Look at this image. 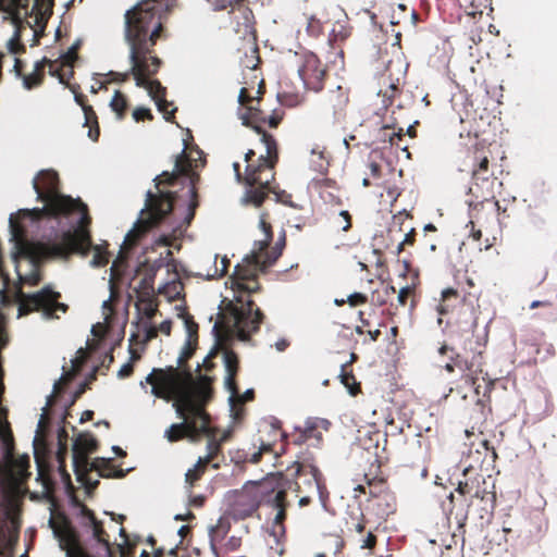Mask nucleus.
<instances>
[{"mask_svg":"<svg viewBox=\"0 0 557 557\" xmlns=\"http://www.w3.org/2000/svg\"><path fill=\"white\" fill-rule=\"evenodd\" d=\"M33 188L44 207L21 209L9 219L17 248L15 270L20 282L29 286L40 283L47 259L86 253L91 244L88 207L79 198L61 194L55 171H39Z\"/></svg>","mask_w":557,"mask_h":557,"instance_id":"obj_1","label":"nucleus"},{"mask_svg":"<svg viewBox=\"0 0 557 557\" xmlns=\"http://www.w3.org/2000/svg\"><path fill=\"white\" fill-rule=\"evenodd\" d=\"M171 7L168 0H141L125 13V40L129 47L131 73L136 86L145 88L154 100L165 98L166 88L152 79L162 60L154 53V46L165 38L163 22Z\"/></svg>","mask_w":557,"mask_h":557,"instance_id":"obj_2","label":"nucleus"},{"mask_svg":"<svg viewBox=\"0 0 557 557\" xmlns=\"http://www.w3.org/2000/svg\"><path fill=\"white\" fill-rule=\"evenodd\" d=\"M283 246L284 242L277 243L270 252L260 250L252 252L243 260V263L235 267L230 276V285L238 305L230 302L227 309L234 319V326L240 341H249L250 336L259 331L264 320L263 312L249 297L260 290L257 280L258 271H265L271 267L281 256Z\"/></svg>","mask_w":557,"mask_h":557,"instance_id":"obj_3","label":"nucleus"},{"mask_svg":"<svg viewBox=\"0 0 557 557\" xmlns=\"http://www.w3.org/2000/svg\"><path fill=\"white\" fill-rule=\"evenodd\" d=\"M212 377L200 374L194 379L190 369L178 370L174 366L164 369L153 368L146 377V383L151 385V393L158 398L174 400L177 414L185 410L199 421L210 422V416L205 407L212 398Z\"/></svg>","mask_w":557,"mask_h":557,"instance_id":"obj_4","label":"nucleus"},{"mask_svg":"<svg viewBox=\"0 0 557 557\" xmlns=\"http://www.w3.org/2000/svg\"><path fill=\"white\" fill-rule=\"evenodd\" d=\"M475 317L470 308H465L463 319L456 321L451 325V332L448 335L455 344L460 346L461 351L457 352L451 358V361L445 364L444 369L448 373L455 372L456 369L460 370L463 373L465 382L473 386L478 395H480L482 388V385L479 383L481 377L484 383L482 394L485 397L494 388L495 382L483 370L485 364V342L475 336Z\"/></svg>","mask_w":557,"mask_h":557,"instance_id":"obj_5","label":"nucleus"},{"mask_svg":"<svg viewBox=\"0 0 557 557\" xmlns=\"http://www.w3.org/2000/svg\"><path fill=\"white\" fill-rule=\"evenodd\" d=\"M252 129L261 135V141L265 146L267 153L255 160L256 152L249 149L245 154V161L247 162L245 174H242L238 162L233 163V169L237 181L245 183L247 186L245 200L260 207L270 193L277 195L273 182L275 180V165L278 161V150L273 135L259 125L253 124ZM276 198L278 199V196Z\"/></svg>","mask_w":557,"mask_h":557,"instance_id":"obj_6","label":"nucleus"},{"mask_svg":"<svg viewBox=\"0 0 557 557\" xmlns=\"http://www.w3.org/2000/svg\"><path fill=\"white\" fill-rule=\"evenodd\" d=\"M53 0H0V11L4 12L5 20H10L15 30L7 47L12 54L25 53L26 48L22 42L23 30H33V44L39 42V32L44 29L52 14Z\"/></svg>","mask_w":557,"mask_h":557,"instance_id":"obj_7","label":"nucleus"},{"mask_svg":"<svg viewBox=\"0 0 557 557\" xmlns=\"http://www.w3.org/2000/svg\"><path fill=\"white\" fill-rule=\"evenodd\" d=\"M0 443L3 460L0 461V483L7 491L17 485H24L30 473L29 458L27 456L14 458V436L11 424L8 421V409L0 403Z\"/></svg>","mask_w":557,"mask_h":557,"instance_id":"obj_8","label":"nucleus"},{"mask_svg":"<svg viewBox=\"0 0 557 557\" xmlns=\"http://www.w3.org/2000/svg\"><path fill=\"white\" fill-rule=\"evenodd\" d=\"M22 487L17 485L7 491L0 483V557H7L5 549H11L18 540Z\"/></svg>","mask_w":557,"mask_h":557,"instance_id":"obj_9","label":"nucleus"},{"mask_svg":"<svg viewBox=\"0 0 557 557\" xmlns=\"http://www.w3.org/2000/svg\"><path fill=\"white\" fill-rule=\"evenodd\" d=\"M277 474H271L262 481L248 482L236 493L233 502V513L239 519L251 517L268 498L278 488Z\"/></svg>","mask_w":557,"mask_h":557,"instance_id":"obj_10","label":"nucleus"},{"mask_svg":"<svg viewBox=\"0 0 557 557\" xmlns=\"http://www.w3.org/2000/svg\"><path fill=\"white\" fill-rule=\"evenodd\" d=\"M175 196L173 193L160 191L154 195L151 191L147 193L146 207L149 211V219H140L136 222L134 227L126 234L124 245L128 248L137 245L140 237L148 232L152 226L159 224L168 214L173 210Z\"/></svg>","mask_w":557,"mask_h":557,"instance_id":"obj_11","label":"nucleus"},{"mask_svg":"<svg viewBox=\"0 0 557 557\" xmlns=\"http://www.w3.org/2000/svg\"><path fill=\"white\" fill-rule=\"evenodd\" d=\"M17 298L18 317L40 311L47 319H59L58 312L65 313L69 310V306L60 301L61 294L55 292L51 285H46L33 294H24L20 290Z\"/></svg>","mask_w":557,"mask_h":557,"instance_id":"obj_12","label":"nucleus"},{"mask_svg":"<svg viewBox=\"0 0 557 557\" xmlns=\"http://www.w3.org/2000/svg\"><path fill=\"white\" fill-rule=\"evenodd\" d=\"M49 527L66 557H96L81 543L78 533L64 513L52 515L49 519Z\"/></svg>","mask_w":557,"mask_h":557,"instance_id":"obj_13","label":"nucleus"},{"mask_svg":"<svg viewBox=\"0 0 557 557\" xmlns=\"http://www.w3.org/2000/svg\"><path fill=\"white\" fill-rule=\"evenodd\" d=\"M180 175L188 176L190 182V202L188 206V214L186 216V222L189 224L195 216L196 209L199 206L196 185L200 181V175L191 171V161L186 156L185 150H183L182 153L176 157L174 171L172 173L164 171L162 174L154 178L157 182L156 186L159 187L161 184L173 185Z\"/></svg>","mask_w":557,"mask_h":557,"instance_id":"obj_14","label":"nucleus"},{"mask_svg":"<svg viewBox=\"0 0 557 557\" xmlns=\"http://www.w3.org/2000/svg\"><path fill=\"white\" fill-rule=\"evenodd\" d=\"M238 101L247 109V112L240 117L245 126L252 128L255 124L263 128V124H268L270 127L275 128L283 120L284 111L282 109H274L272 114L268 116L260 108V98L253 97L247 87L240 88Z\"/></svg>","mask_w":557,"mask_h":557,"instance_id":"obj_15","label":"nucleus"},{"mask_svg":"<svg viewBox=\"0 0 557 557\" xmlns=\"http://www.w3.org/2000/svg\"><path fill=\"white\" fill-rule=\"evenodd\" d=\"M277 486L278 488L271 494L270 498H268V504L271 507L277 510L274 520H273V534L275 536H284L285 535V525L284 522L287 518V508L289 503L286 499V495L288 491L302 493L299 482H292L283 473H278L277 478Z\"/></svg>","mask_w":557,"mask_h":557,"instance_id":"obj_16","label":"nucleus"},{"mask_svg":"<svg viewBox=\"0 0 557 557\" xmlns=\"http://www.w3.org/2000/svg\"><path fill=\"white\" fill-rule=\"evenodd\" d=\"M465 308L471 309L475 317V322L478 323L476 311L473 305L468 302L466 295H461V293L458 289H455L453 287H447L442 290L440 302L436 307V311L441 317L453 314L451 320L447 322L448 335H450L451 325L456 321L463 319Z\"/></svg>","mask_w":557,"mask_h":557,"instance_id":"obj_17","label":"nucleus"},{"mask_svg":"<svg viewBox=\"0 0 557 557\" xmlns=\"http://www.w3.org/2000/svg\"><path fill=\"white\" fill-rule=\"evenodd\" d=\"M300 60L298 73L305 87L315 92L321 91L327 77L326 66L312 52H304Z\"/></svg>","mask_w":557,"mask_h":557,"instance_id":"obj_18","label":"nucleus"},{"mask_svg":"<svg viewBox=\"0 0 557 557\" xmlns=\"http://www.w3.org/2000/svg\"><path fill=\"white\" fill-rule=\"evenodd\" d=\"M182 413L183 414H178V417L183 419V422L174 423L165 431V437L170 442H177L185 437L196 442L200 438L202 433L208 432L209 422L207 420L199 421L196 416L185 410Z\"/></svg>","mask_w":557,"mask_h":557,"instance_id":"obj_19","label":"nucleus"},{"mask_svg":"<svg viewBox=\"0 0 557 557\" xmlns=\"http://www.w3.org/2000/svg\"><path fill=\"white\" fill-rule=\"evenodd\" d=\"M491 151L485 147H475L470 153L471 180L475 186H492L497 180L490 161Z\"/></svg>","mask_w":557,"mask_h":557,"instance_id":"obj_20","label":"nucleus"},{"mask_svg":"<svg viewBox=\"0 0 557 557\" xmlns=\"http://www.w3.org/2000/svg\"><path fill=\"white\" fill-rule=\"evenodd\" d=\"M228 14L231 27L239 38L245 39L248 36L255 37V15L247 0L230 10Z\"/></svg>","mask_w":557,"mask_h":557,"instance_id":"obj_21","label":"nucleus"},{"mask_svg":"<svg viewBox=\"0 0 557 557\" xmlns=\"http://www.w3.org/2000/svg\"><path fill=\"white\" fill-rule=\"evenodd\" d=\"M295 482L300 483L301 490L304 491L302 493H317L321 500L324 502L326 487L324 485L321 472L315 467H309V469H307L298 463L295 471ZM290 481L294 482V480Z\"/></svg>","mask_w":557,"mask_h":557,"instance_id":"obj_22","label":"nucleus"},{"mask_svg":"<svg viewBox=\"0 0 557 557\" xmlns=\"http://www.w3.org/2000/svg\"><path fill=\"white\" fill-rule=\"evenodd\" d=\"M98 449V441L90 433H82L73 445V467L89 466L88 454Z\"/></svg>","mask_w":557,"mask_h":557,"instance_id":"obj_23","label":"nucleus"},{"mask_svg":"<svg viewBox=\"0 0 557 557\" xmlns=\"http://www.w3.org/2000/svg\"><path fill=\"white\" fill-rule=\"evenodd\" d=\"M81 516L83 519L84 527L90 528L92 530L94 539L103 545L107 555H111V543L109 541V534L103 529V524L100 520H98L91 509L87 506H81Z\"/></svg>","mask_w":557,"mask_h":557,"instance_id":"obj_24","label":"nucleus"},{"mask_svg":"<svg viewBox=\"0 0 557 557\" xmlns=\"http://www.w3.org/2000/svg\"><path fill=\"white\" fill-rule=\"evenodd\" d=\"M223 363L226 371L225 386L232 393V395L238 394V385L236 376L239 371V358L238 355L228 347H223Z\"/></svg>","mask_w":557,"mask_h":557,"instance_id":"obj_25","label":"nucleus"},{"mask_svg":"<svg viewBox=\"0 0 557 557\" xmlns=\"http://www.w3.org/2000/svg\"><path fill=\"white\" fill-rule=\"evenodd\" d=\"M87 469L91 471H97L98 476L101 478H123L125 476V472L123 469H117L113 463L111 459L106 458H95L92 461L89 462V466H87Z\"/></svg>","mask_w":557,"mask_h":557,"instance_id":"obj_26","label":"nucleus"},{"mask_svg":"<svg viewBox=\"0 0 557 557\" xmlns=\"http://www.w3.org/2000/svg\"><path fill=\"white\" fill-rule=\"evenodd\" d=\"M202 435L208 437L206 457L212 462L213 469H219L220 462L224 460V456L222 454V445L216 442L215 429L209 425L208 432L202 433Z\"/></svg>","mask_w":557,"mask_h":557,"instance_id":"obj_27","label":"nucleus"},{"mask_svg":"<svg viewBox=\"0 0 557 557\" xmlns=\"http://www.w3.org/2000/svg\"><path fill=\"white\" fill-rule=\"evenodd\" d=\"M48 62H50V59L46 57L42 58L40 61L35 63L33 73L22 76L23 85L26 89H33L42 84L45 78V69Z\"/></svg>","mask_w":557,"mask_h":557,"instance_id":"obj_28","label":"nucleus"},{"mask_svg":"<svg viewBox=\"0 0 557 557\" xmlns=\"http://www.w3.org/2000/svg\"><path fill=\"white\" fill-rule=\"evenodd\" d=\"M136 308L138 311H141L148 320L153 319L158 312V300L156 295L144 293V295L138 296Z\"/></svg>","mask_w":557,"mask_h":557,"instance_id":"obj_29","label":"nucleus"},{"mask_svg":"<svg viewBox=\"0 0 557 557\" xmlns=\"http://www.w3.org/2000/svg\"><path fill=\"white\" fill-rule=\"evenodd\" d=\"M376 515L380 517H388L396 510V497L393 492L383 493L381 497L374 500Z\"/></svg>","mask_w":557,"mask_h":557,"instance_id":"obj_30","label":"nucleus"},{"mask_svg":"<svg viewBox=\"0 0 557 557\" xmlns=\"http://www.w3.org/2000/svg\"><path fill=\"white\" fill-rule=\"evenodd\" d=\"M348 101V94L342 86H337L327 94V103L334 113L342 111L347 106Z\"/></svg>","mask_w":557,"mask_h":557,"instance_id":"obj_31","label":"nucleus"},{"mask_svg":"<svg viewBox=\"0 0 557 557\" xmlns=\"http://www.w3.org/2000/svg\"><path fill=\"white\" fill-rule=\"evenodd\" d=\"M339 379L351 396H356L361 392V385L357 382L352 370L349 368V363L342 364Z\"/></svg>","mask_w":557,"mask_h":557,"instance_id":"obj_32","label":"nucleus"},{"mask_svg":"<svg viewBox=\"0 0 557 557\" xmlns=\"http://www.w3.org/2000/svg\"><path fill=\"white\" fill-rule=\"evenodd\" d=\"M231 529L228 518L221 517L216 524L210 529V543L212 549L215 552V545L221 543Z\"/></svg>","mask_w":557,"mask_h":557,"instance_id":"obj_33","label":"nucleus"},{"mask_svg":"<svg viewBox=\"0 0 557 557\" xmlns=\"http://www.w3.org/2000/svg\"><path fill=\"white\" fill-rule=\"evenodd\" d=\"M273 445L271 443H265L264 441H260V446L257 451L252 454H243L238 453V456L234 458L235 462H250L258 463L261 460L263 454H273Z\"/></svg>","mask_w":557,"mask_h":557,"instance_id":"obj_34","label":"nucleus"},{"mask_svg":"<svg viewBox=\"0 0 557 557\" xmlns=\"http://www.w3.org/2000/svg\"><path fill=\"white\" fill-rule=\"evenodd\" d=\"M364 480L368 485L369 495L375 500L383 495V493L388 492L389 488L386 484V481L383 478L372 476L370 478L368 473L364 474Z\"/></svg>","mask_w":557,"mask_h":557,"instance_id":"obj_35","label":"nucleus"},{"mask_svg":"<svg viewBox=\"0 0 557 557\" xmlns=\"http://www.w3.org/2000/svg\"><path fill=\"white\" fill-rule=\"evenodd\" d=\"M539 307H541L543 309V311L536 313L535 317H537L540 319H544L547 322L557 321V306L556 305H554L550 301H540V300H534L530 305L531 309H535Z\"/></svg>","mask_w":557,"mask_h":557,"instance_id":"obj_36","label":"nucleus"},{"mask_svg":"<svg viewBox=\"0 0 557 557\" xmlns=\"http://www.w3.org/2000/svg\"><path fill=\"white\" fill-rule=\"evenodd\" d=\"M480 478L481 475H476L475 478H469L465 481H460L456 487V492L462 496L473 493L474 497L484 499V495H481L479 491Z\"/></svg>","mask_w":557,"mask_h":557,"instance_id":"obj_37","label":"nucleus"},{"mask_svg":"<svg viewBox=\"0 0 557 557\" xmlns=\"http://www.w3.org/2000/svg\"><path fill=\"white\" fill-rule=\"evenodd\" d=\"M74 472L77 476V481L81 482L85 486V490L88 494H91L99 486V483H100L99 480L91 479V476H90L91 470L87 469V466L74 468Z\"/></svg>","mask_w":557,"mask_h":557,"instance_id":"obj_38","label":"nucleus"},{"mask_svg":"<svg viewBox=\"0 0 557 557\" xmlns=\"http://www.w3.org/2000/svg\"><path fill=\"white\" fill-rule=\"evenodd\" d=\"M311 164L315 171L323 173L327 170L330 162L325 149L317 146L311 150Z\"/></svg>","mask_w":557,"mask_h":557,"instance_id":"obj_39","label":"nucleus"},{"mask_svg":"<svg viewBox=\"0 0 557 557\" xmlns=\"http://www.w3.org/2000/svg\"><path fill=\"white\" fill-rule=\"evenodd\" d=\"M197 347L198 341L186 339L184 347L177 358V366L175 368H178V370L189 369L188 367L185 366L187 361L195 355Z\"/></svg>","mask_w":557,"mask_h":557,"instance_id":"obj_40","label":"nucleus"},{"mask_svg":"<svg viewBox=\"0 0 557 557\" xmlns=\"http://www.w3.org/2000/svg\"><path fill=\"white\" fill-rule=\"evenodd\" d=\"M94 248V257H92V260H91V265L92 267H104L109 263V258H110V255L109 252L103 249L101 246H92V243L90 244V248L88 249V251L86 253H82V252H78L79 255L82 256H87L90 251V249ZM75 252H73L74 255ZM72 256V253L67 257V259ZM51 258H49L48 260H50ZM64 260H66V258H63Z\"/></svg>","mask_w":557,"mask_h":557,"instance_id":"obj_41","label":"nucleus"},{"mask_svg":"<svg viewBox=\"0 0 557 557\" xmlns=\"http://www.w3.org/2000/svg\"><path fill=\"white\" fill-rule=\"evenodd\" d=\"M268 218H269L268 213H262L260 215V222H259L260 228L262 230L263 235H264V238L262 240L258 242L259 250L262 252H265L264 250L268 248V246L270 245V243L272 242V238H273L272 226L268 222Z\"/></svg>","mask_w":557,"mask_h":557,"instance_id":"obj_42","label":"nucleus"},{"mask_svg":"<svg viewBox=\"0 0 557 557\" xmlns=\"http://www.w3.org/2000/svg\"><path fill=\"white\" fill-rule=\"evenodd\" d=\"M396 293V288L393 285H385L382 289H375L371 294V301L377 307H382L387 304L388 298Z\"/></svg>","mask_w":557,"mask_h":557,"instance_id":"obj_43","label":"nucleus"},{"mask_svg":"<svg viewBox=\"0 0 557 557\" xmlns=\"http://www.w3.org/2000/svg\"><path fill=\"white\" fill-rule=\"evenodd\" d=\"M127 99L120 90L114 92V96L110 102L111 109L116 113L117 119L122 120L127 110Z\"/></svg>","mask_w":557,"mask_h":557,"instance_id":"obj_44","label":"nucleus"},{"mask_svg":"<svg viewBox=\"0 0 557 557\" xmlns=\"http://www.w3.org/2000/svg\"><path fill=\"white\" fill-rule=\"evenodd\" d=\"M180 317L184 321L185 330H186V333H187L186 339L198 341V330H199V326L195 322L194 317L188 311H186V310H183L182 313L180 314Z\"/></svg>","mask_w":557,"mask_h":557,"instance_id":"obj_45","label":"nucleus"},{"mask_svg":"<svg viewBox=\"0 0 557 557\" xmlns=\"http://www.w3.org/2000/svg\"><path fill=\"white\" fill-rule=\"evenodd\" d=\"M311 187L319 193L323 200H327V197L325 196L327 190L338 189L336 182L332 178L312 180Z\"/></svg>","mask_w":557,"mask_h":557,"instance_id":"obj_46","label":"nucleus"},{"mask_svg":"<svg viewBox=\"0 0 557 557\" xmlns=\"http://www.w3.org/2000/svg\"><path fill=\"white\" fill-rule=\"evenodd\" d=\"M350 36V27L344 23L336 22L332 28L330 41H344Z\"/></svg>","mask_w":557,"mask_h":557,"instance_id":"obj_47","label":"nucleus"},{"mask_svg":"<svg viewBox=\"0 0 557 557\" xmlns=\"http://www.w3.org/2000/svg\"><path fill=\"white\" fill-rule=\"evenodd\" d=\"M154 274L149 273L146 274L139 282L138 287L135 288L136 296L144 295V293H149V295L154 294Z\"/></svg>","mask_w":557,"mask_h":557,"instance_id":"obj_48","label":"nucleus"},{"mask_svg":"<svg viewBox=\"0 0 557 557\" xmlns=\"http://www.w3.org/2000/svg\"><path fill=\"white\" fill-rule=\"evenodd\" d=\"M407 5L403 3L393 4L392 12L389 15V23L393 26L399 25L403 20L406 18Z\"/></svg>","mask_w":557,"mask_h":557,"instance_id":"obj_49","label":"nucleus"},{"mask_svg":"<svg viewBox=\"0 0 557 557\" xmlns=\"http://www.w3.org/2000/svg\"><path fill=\"white\" fill-rule=\"evenodd\" d=\"M334 225L343 232H348L352 225V219L347 210H343L333 221Z\"/></svg>","mask_w":557,"mask_h":557,"instance_id":"obj_50","label":"nucleus"},{"mask_svg":"<svg viewBox=\"0 0 557 557\" xmlns=\"http://www.w3.org/2000/svg\"><path fill=\"white\" fill-rule=\"evenodd\" d=\"M79 49V42H75L72 45L69 50L61 55V65H66L69 67H73L74 62L77 60V51Z\"/></svg>","mask_w":557,"mask_h":557,"instance_id":"obj_51","label":"nucleus"},{"mask_svg":"<svg viewBox=\"0 0 557 557\" xmlns=\"http://www.w3.org/2000/svg\"><path fill=\"white\" fill-rule=\"evenodd\" d=\"M159 111L163 113L164 119L166 121H172L174 119V113L176 112V108H173V104L166 100V98H162L154 101Z\"/></svg>","mask_w":557,"mask_h":557,"instance_id":"obj_52","label":"nucleus"},{"mask_svg":"<svg viewBox=\"0 0 557 557\" xmlns=\"http://www.w3.org/2000/svg\"><path fill=\"white\" fill-rule=\"evenodd\" d=\"M66 455H67V446H59V449H58V453H57V459H58V462H59V470H60L62 476L65 480L70 481L71 476H70V474L65 470V458H66Z\"/></svg>","mask_w":557,"mask_h":557,"instance_id":"obj_53","label":"nucleus"},{"mask_svg":"<svg viewBox=\"0 0 557 557\" xmlns=\"http://www.w3.org/2000/svg\"><path fill=\"white\" fill-rule=\"evenodd\" d=\"M49 65V74L53 77H58L59 82L64 85H69V83L65 81L64 75L62 74V67L64 65H61V61H51L47 63Z\"/></svg>","mask_w":557,"mask_h":557,"instance_id":"obj_54","label":"nucleus"},{"mask_svg":"<svg viewBox=\"0 0 557 557\" xmlns=\"http://www.w3.org/2000/svg\"><path fill=\"white\" fill-rule=\"evenodd\" d=\"M322 32H323V26H322V23L320 22V20L311 16L308 20L307 33L312 37H318L322 34Z\"/></svg>","mask_w":557,"mask_h":557,"instance_id":"obj_55","label":"nucleus"},{"mask_svg":"<svg viewBox=\"0 0 557 557\" xmlns=\"http://www.w3.org/2000/svg\"><path fill=\"white\" fill-rule=\"evenodd\" d=\"M219 350H220V345L218 344L214 348L211 349V351L208 354V356L203 359L202 363L198 364L197 371H199L201 367L206 371H211L215 367L212 359L216 357Z\"/></svg>","mask_w":557,"mask_h":557,"instance_id":"obj_56","label":"nucleus"},{"mask_svg":"<svg viewBox=\"0 0 557 557\" xmlns=\"http://www.w3.org/2000/svg\"><path fill=\"white\" fill-rule=\"evenodd\" d=\"M132 75L131 70L124 73L121 72H114L110 71L108 76V83H125L129 79V76Z\"/></svg>","mask_w":557,"mask_h":557,"instance_id":"obj_57","label":"nucleus"},{"mask_svg":"<svg viewBox=\"0 0 557 557\" xmlns=\"http://www.w3.org/2000/svg\"><path fill=\"white\" fill-rule=\"evenodd\" d=\"M414 294V287L413 286H405L401 287L398 292L397 301L399 306H406L407 300L409 297H412Z\"/></svg>","mask_w":557,"mask_h":557,"instance_id":"obj_58","label":"nucleus"},{"mask_svg":"<svg viewBox=\"0 0 557 557\" xmlns=\"http://www.w3.org/2000/svg\"><path fill=\"white\" fill-rule=\"evenodd\" d=\"M84 111V115H85V125L86 126H90V125H97L98 124V117H97V114L95 112V110L92 109L91 106H87L83 109Z\"/></svg>","mask_w":557,"mask_h":557,"instance_id":"obj_59","label":"nucleus"},{"mask_svg":"<svg viewBox=\"0 0 557 557\" xmlns=\"http://www.w3.org/2000/svg\"><path fill=\"white\" fill-rule=\"evenodd\" d=\"M368 302V297L364 294L361 293H354L347 298V304L351 307H357L360 305H364Z\"/></svg>","mask_w":557,"mask_h":557,"instance_id":"obj_60","label":"nucleus"},{"mask_svg":"<svg viewBox=\"0 0 557 557\" xmlns=\"http://www.w3.org/2000/svg\"><path fill=\"white\" fill-rule=\"evenodd\" d=\"M67 87L71 89V91L74 94L75 101L78 106L84 109L88 106L86 96L82 92H78L79 86L78 85H67Z\"/></svg>","mask_w":557,"mask_h":557,"instance_id":"obj_61","label":"nucleus"},{"mask_svg":"<svg viewBox=\"0 0 557 557\" xmlns=\"http://www.w3.org/2000/svg\"><path fill=\"white\" fill-rule=\"evenodd\" d=\"M203 475L202 472H199L195 467L193 469H189L185 474V481L189 485V487H193L195 483L201 479Z\"/></svg>","mask_w":557,"mask_h":557,"instance_id":"obj_62","label":"nucleus"},{"mask_svg":"<svg viewBox=\"0 0 557 557\" xmlns=\"http://www.w3.org/2000/svg\"><path fill=\"white\" fill-rule=\"evenodd\" d=\"M133 117L136 122L144 121V120H152L153 116L151 114V111L147 108H136L133 111Z\"/></svg>","mask_w":557,"mask_h":557,"instance_id":"obj_63","label":"nucleus"},{"mask_svg":"<svg viewBox=\"0 0 557 557\" xmlns=\"http://www.w3.org/2000/svg\"><path fill=\"white\" fill-rule=\"evenodd\" d=\"M377 539L372 532H369L367 536L361 541L360 547L362 549H373L376 546Z\"/></svg>","mask_w":557,"mask_h":557,"instance_id":"obj_64","label":"nucleus"}]
</instances>
